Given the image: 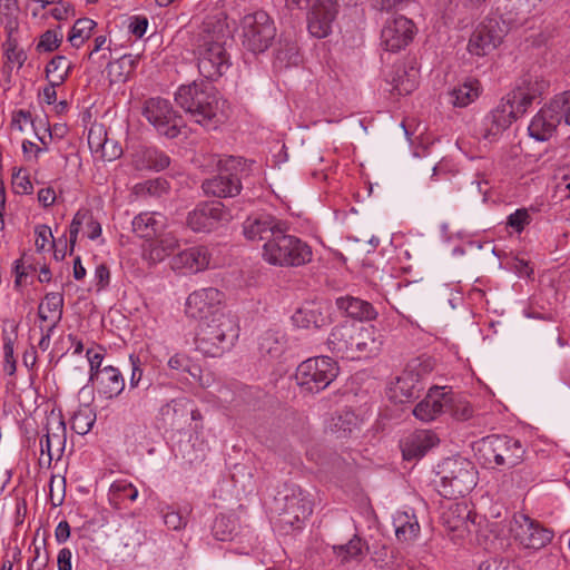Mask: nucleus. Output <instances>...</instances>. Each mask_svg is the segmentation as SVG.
<instances>
[{
	"mask_svg": "<svg viewBox=\"0 0 570 570\" xmlns=\"http://www.w3.org/2000/svg\"><path fill=\"white\" fill-rule=\"evenodd\" d=\"M544 87V81L539 80L537 77H523L517 87L485 117L482 131L483 138L492 140L510 127L541 96Z\"/></svg>",
	"mask_w": 570,
	"mask_h": 570,
	"instance_id": "obj_1",
	"label": "nucleus"
},
{
	"mask_svg": "<svg viewBox=\"0 0 570 570\" xmlns=\"http://www.w3.org/2000/svg\"><path fill=\"white\" fill-rule=\"evenodd\" d=\"M230 33L225 23H206L198 36L195 56L199 73L208 80H217L230 67L226 46Z\"/></svg>",
	"mask_w": 570,
	"mask_h": 570,
	"instance_id": "obj_2",
	"label": "nucleus"
},
{
	"mask_svg": "<svg viewBox=\"0 0 570 570\" xmlns=\"http://www.w3.org/2000/svg\"><path fill=\"white\" fill-rule=\"evenodd\" d=\"M177 105L197 124L207 126L225 115L226 101L205 81L183 85L175 94Z\"/></svg>",
	"mask_w": 570,
	"mask_h": 570,
	"instance_id": "obj_3",
	"label": "nucleus"
},
{
	"mask_svg": "<svg viewBox=\"0 0 570 570\" xmlns=\"http://www.w3.org/2000/svg\"><path fill=\"white\" fill-rule=\"evenodd\" d=\"M239 327L230 313L218 315L199 323L196 334V348L204 355L218 357L229 351L238 337Z\"/></svg>",
	"mask_w": 570,
	"mask_h": 570,
	"instance_id": "obj_4",
	"label": "nucleus"
},
{
	"mask_svg": "<svg viewBox=\"0 0 570 570\" xmlns=\"http://www.w3.org/2000/svg\"><path fill=\"white\" fill-rule=\"evenodd\" d=\"M286 223L268 243H264L263 257L271 265L297 267L312 259L311 247L296 236L286 234Z\"/></svg>",
	"mask_w": 570,
	"mask_h": 570,
	"instance_id": "obj_5",
	"label": "nucleus"
},
{
	"mask_svg": "<svg viewBox=\"0 0 570 570\" xmlns=\"http://www.w3.org/2000/svg\"><path fill=\"white\" fill-rule=\"evenodd\" d=\"M440 489L444 498L464 497L476 485L474 464L463 458H448L439 465Z\"/></svg>",
	"mask_w": 570,
	"mask_h": 570,
	"instance_id": "obj_6",
	"label": "nucleus"
},
{
	"mask_svg": "<svg viewBox=\"0 0 570 570\" xmlns=\"http://www.w3.org/2000/svg\"><path fill=\"white\" fill-rule=\"evenodd\" d=\"M246 167L247 161L240 157L230 156L219 160V174L203 183L204 193L220 198L237 196L242 189L240 179Z\"/></svg>",
	"mask_w": 570,
	"mask_h": 570,
	"instance_id": "obj_7",
	"label": "nucleus"
},
{
	"mask_svg": "<svg viewBox=\"0 0 570 570\" xmlns=\"http://www.w3.org/2000/svg\"><path fill=\"white\" fill-rule=\"evenodd\" d=\"M337 373L338 367L331 357H311L297 366L295 381L303 392L318 393L334 381Z\"/></svg>",
	"mask_w": 570,
	"mask_h": 570,
	"instance_id": "obj_8",
	"label": "nucleus"
},
{
	"mask_svg": "<svg viewBox=\"0 0 570 570\" xmlns=\"http://www.w3.org/2000/svg\"><path fill=\"white\" fill-rule=\"evenodd\" d=\"M480 451L488 463L513 469L524 460L523 444L508 435H489L481 441Z\"/></svg>",
	"mask_w": 570,
	"mask_h": 570,
	"instance_id": "obj_9",
	"label": "nucleus"
},
{
	"mask_svg": "<svg viewBox=\"0 0 570 570\" xmlns=\"http://www.w3.org/2000/svg\"><path fill=\"white\" fill-rule=\"evenodd\" d=\"M242 28L243 45L254 53L265 51L276 36L274 22L265 11L245 16Z\"/></svg>",
	"mask_w": 570,
	"mask_h": 570,
	"instance_id": "obj_10",
	"label": "nucleus"
},
{
	"mask_svg": "<svg viewBox=\"0 0 570 570\" xmlns=\"http://www.w3.org/2000/svg\"><path fill=\"white\" fill-rule=\"evenodd\" d=\"M225 294L215 287L199 288L186 299V314L200 323L215 318L224 312Z\"/></svg>",
	"mask_w": 570,
	"mask_h": 570,
	"instance_id": "obj_11",
	"label": "nucleus"
},
{
	"mask_svg": "<svg viewBox=\"0 0 570 570\" xmlns=\"http://www.w3.org/2000/svg\"><path fill=\"white\" fill-rule=\"evenodd\" d=\"M142 115L159 134L168 138H175L179 135L181 118L168 100L159 97L146 100Z\"/></svg>",
	"mask_w": 570,
	"mask_h": 570,
	"instance_id": "obj_12",
	"label": "nucleus"
},
{
	"mask_svg": "<svg viewBox=\"0 0 570 570\" xmlns=\"http://www.w3.org/2000/svg\"><path fill=\"white\" fill-rule=\"evenodd\" d=\"M504 37V29L495 18H489L480 22L470 36L468 51L478 57H483L499 47Z\"/></svg>",
	"mask_w": 570,
	"mask_h": 570,
	"instance_id": "obj_13",
	"label": "nucleus"
},
{
	"mask_svg": "<svg viewBox=\"0 0 570 570\" xmlns=\"http://www.w3.org/2000/svg\"><path fill=\"white\" fill-rule=\"evenodd\" d=\"M232 219L230 213L219 202L198 205L187 216V226L196 233L210 232Z\"/></svg>",
	"mask_w": 570,
	"mask_h": 570,
	"instance_id": "obj_14",
	"label": "nucleus"
},
{
	"mask_svg": "<svg viewBox=\"0 0 570 570\" xmlns=\"http://www.w3.org/2000/svg\"><path fill=\"white\" fill-rule=\"evenodd\" d=\"M511 531L515 539L528 549H541L553 538L552 531L524 514L514 518Z\"/></svg>",
	"mask_w": 570,
	"mask_h": 570,
	"instance_id": "obj_15",
	"label": "nucleus"
},
{
	"mask_svg": "<svg viewBox=\"0 0 570 570\" xmlns=\"http://www.w3.org/2000/svg\"><path fill=\"white\" fill-rule=\"evenodd\" d=\"M414 24L404 16L389 19L381 31V43L391 52L405 48L413 39Z\"/></svg>",
	"mask_w": 570,
	"mask_h": 570,
	"instance_id": "obj_16",
	"label": "nucleus"
},
{
	"mask_svg": "<svg viewBox=\"0 0 570 570\" xmlns=\"http://www.w3.org/2000/svg\"><path fill=\"white\" fill-rule=\"evenodd\" d=\"M451 405V392L445 387L433 386L429 390L423 400L413 409V415L425 423L432 422Z\"/></svg>",
	"mask_w": 570,
	"mask_h": 570,
	"instance_id": "obj_17",
	"label": "nucleus"
},
{
	"mask_svg": "<svg viewBox=\"0 0 570 570\" xmlns=\"http://www.w3.org/2000/svg\"><path fill=\"white\" fill-rule=\"evenodd\" d=\"M338 12L336 0H317L308 16V31L316 38H325Z\"/></svg>",
	"mask_w": 570,
	"mask_h": 570,
	"instance_id": "obj_18",
	"label": "nucleus"
},
{
	"mask_svg": "<svg viewBox=\"0 0 570 570\" xmlns=\"http://www.w3.org/2000/svg\"><path fill=\"white\" fill-rule=\"evenodd\" d=\"M212 254L206 246H194L184 249L170 259L174 271L187 274L203 272L209 267Z\"/></svg>",
	"mask_w": 570,
	"mask_h": 570,
	"instance_id": "obj_19",
	"label": "nucleus"
},
{
	"mask_svg": "<svg viewBox=\"0 0 570 570\" xmlns=\"http://www.w3.org/2000/svg\"><path fill=\"white\" fill-rule=\"evenodd\" d=\"M283 225L284 222L272 215H252L244 222L243 233L248 240L268 243Z\"/></svg>",
	"mask_w": 570,
	"mask_h": 570,
	"instance_id": "obj_20",
	"label": "nucleus"
},
{
	"mask_svg": "<svg viewBox=\"0 0 570 570\" xmlns=\"http://www.w3.org/2000/svg\"><path fill=\"white\" fill-rule=\"evenodd\" d=\"M328 306L321 302H307L292 316L295 326L301 328H321L330 324Z\"/></svg>",
	"mask_w": 570,
	"mask_h": 570,
	"instance_id": "obj_21",
	"label": "nucleus"
},
{
	"mask_svg": "<svg viewBox=\"0 0 570 570\" xmlns=\"http://www.w3.org/2000/svg\"><path fill=\"white\" fill-rule=\"evenodd\" d=\"M355 332L353 324H342L335 326L327 338L328 348L342 357L355 360Z\"/></svg>",
	"mask_w": 570,
	"mask_h": 570,
	"instance_id": "obj_22",
	"label": "nucleus"
},
{
	"mask_svg": "<svg viewBox=\"0 0 570 570\" xmlns=\"http://www.w3.org/2000/svg\"><path fill=\"white\" fill-rule=\"evenodd\" d=\"M89 381L97 382L98 392L106 399L117 397L125 389V380L117 367L105 366L89 375Z\"/></svg>",
	"mask_w": 570,
	"mask_h": 570,
	"instance_id": "obj_23",
	"label": "nucleus"
},
{
	"mask_svg": "<svg viewBox=\"0 0 570 570\" xmlns=\"http://www.w3.org/2000/svg\"><path fill=\"white\" fill-rule=\"evenodd\" d=\"M131 225L138 237L151 240L165 232L167 218L158 212H144L134 217Z\"/></svg>",
	"mask_w": 570,
	"mask_h": 570,
	"instance_id": "obj_24",
	"label": "nucleus"
},
{
	"mask_svg": "<svg viewBox=\"0 0 570 570\" xmlns=\"http://www.w3.org/2000/svg\"><path fill=\"white\" fill-rule=\"evenodd\" d=\"M284 500L283 512L287 517L286 521L291 524L304 521L313 511L312 501L299 488H292L291 493L286 494Z\"/></svg>",
	"mask_w": 570,
	"mask_h": 570,
	"instance_id": "obj_25",
	"label": "nucleus"
},
{
	"mask_svg": "<svg viewBox=\"0 0 570 570\" xmlns=\"http://www.w3.org/2000/svg\"><path fill=\"white\" fill-rule=\"evenodd\" d=\"M561 117L554 112L553 108L544 106L532 118L528 130L531 137L539 141L548 140L554 132L557 126L561 122Z\"/></svg>",
	"mask_w": 570,
	"mask_h": 570,
	"instance_id": "obj_26",
	"label": "nucleus"
},
{
	"mask_svg": "<svg viewBox=\"0 0 570 570\" xmlns=\"http://www.w3.org/2000/svg\"><path fill=\"white\" fill-rule=\"evenodd\" d=\"M439 439L435 433L428 430H420L411 434L402 443V453L405 460L419 459L435 446Z\"/></svg>",
	"mask_w": 570,
	"mask_h": 570,
	"instance_id": "obj_27",
	"label": "nucleus"
},
{
	"mask_svg": "<svg viewBox=\"0 0 570 570\" xmlns=\"http://www.w3.org/2000/svg\"><path fill=\"white\" fill-rule=\"evenodd\" d=\"M179 247V239L173 233L163 232L154 237L144 249V256L153 264L163 262Z\"/></svg>",
	"mask_w": 570,
	"mask_h": 570,
	"instance_id": "obj_28",
	"label": "nucleus"
},
{
	"mask_svg": "<svg viewBox=\"0 0 570 570\" xmlns=\"http://www.w3.org/2000/svg\"><path fill=\"white\" fill-rule=\"evenodd\" d=\"M383 345L382 335L374 326H356L355 353L356 358L368 357L379 354Z\"/></svg>",
	"mask_w": 570,
	"mask_h": 570,
	"instance_id": "obj_29",
	"label": "nucleus"
},
{
	"mask_svg": "<svg viewBox=\"0 0 570 570\" xmlns=\"http://www.w3.org/2000/svg\"><path fill=\"white\" fill-rule=\"evenodd\" d=\"M470 511L463 503H451L442 513V523L451 532L463 538L469 532Z\"/></svg>",
	"mask_w": 570,
	"mask_h": 570,
	"instance_id": "obj_30",
	"label": "nucleus"
},
{
	"mask_svg": "<svg viewBox=\"0 0 570 570\" xmlns=\"http://www.w3.org/2000/svg\"><path fill=\"white\" fill-rule=\"evenodd\" d=\"M336 305L348 316L360 321H372L377 316V312L371 303L356 297H338Z\"/></svg>",
	"mask_w": 570,
	"mask_h": 570,
	"instance_id": "obj_31",
	"label": "nucleus"
},
{
	"mask_svg": "<svg viewBox=\"0 0 570 570\" xmlns=\"http://www.w3.org/2000/svg\"><path fill=\"white\" fill-rule=\"evenodd\" d=\"M368 546L358 535H354L347 543L333 547V553L340 564L345 566L352 561L360 562L366 554Z\"/></svg>",
	"mask_w": 570,
	"mask_h": 570,
	"instance_id": "obj_32",
	"label": "nucleus"
},
{
	"mask_svg": "<svg viewBox=\"0 0 570 570\" xmlns=\"http://www.w3.org/2000/svg\"><path fill=\"white\" fill-rule=\"evenodd\" d=\"M63 295L61 293H48L38 306V316L41 321L51 322L56 327L62 318Z\"/></svg>",
	"mask_w": 570,
	"mask_h": 570,
	"instance_id": "obj_33",
	"label": "nucleus"
},
{
	"mask_svg": "<svg viewBox=\"0 0 570 570\" xmlns=\"http://www.w3.org/2000/svg\"><path fill=\"white\" fill-rule=\"evenodd\" d=\"M135 167L139 170L153 169L163 170L170 164L169 157L155 148H144L135 156Z\"/></svg>",
	"mask_w": 570,
	"mask_h": 570,
	"instance_id": "obj_34",
	"label": "nucleus"
},
{
	"mask_svg": "<svg viewBox=\"0 0 570 570\" xmlns=\"http://www.w3.org/2000/svg\"><path fill=\"white\" fill-rule=\"evenodd\" d=\"M394 525L396 538L401 542L410 543L414 541L421 531L416 517L407 512L397 513L394 518Z\"/></svg>",
	"mask_w": 570,
	"mask_h": 570,
	"instance_id": "obj_35",
	"label": "nucleus"
},
{
	"mask_svg": "<svg viewBox=\"0 0 570 570\" xmlns=\"http://www.w3.org/2000/svg\"><path fill=\"white\" fill-rule=\"evenodd\" d=\"M479 94L480 82L475 79H471L449 92L450 102L454 107L463 108L474 101L479 97Z\"/></svg>",
	"mask_w": 570,
	"mask_h": 570,
	"instance_id": "obj_36",
	"label": "nucleus"
},
{
	"mask_svg": "<svg viewBox=\"0 0 570 570\" xmlns=\"http://www.w3.org/2000/svg\"><path fill=\"white\" fill-rule=\"evenodd\" d=\"M97 22L90 18H80L73 23L67 40L73 48H80L92 35Z\"/></svg>",
	"mask_w": 570,
	"mask_h": 570,
	"instance_id": "obj_37",
	"label": "nucleus"
},
{
	"mask_svg": "<svg viewBox=\"0 0 570 570\" xmlns=\"http://www.w3.org/2000/svg\"><path fill=\"white\" fill-rule=\"evenodd\" d=\"M311 461L315 462L320 470L325 473L336 474L341 472L344 461L335 453L321 452L318 450H311L307 452Z\"/></svg>",
	"mask_w": 570,
	"mask_h": 570,
	"instance_id": "obj_38",
	"label": "nucleus"
},
{
	"mask_svg": "<svg viewBox=\"0 0 570 570\" xmlns=\"http://www.w3.org/2000/svg\"><path fill=\"white\" fill-rule=\"evenodd\" d=\"M70 65L63 56L53 57L46 66V78L53 85H62L68 77Z\"/></svg>",
	"mask_w": 570,
	"mask_h": 570,
	"instance_id": "obj_39",
	"label": "nucleus"
},
{
	"mask_svg": "<svg viewBox=\"0 0 570 570\" xmlns=\"http://www.w3.org/2000/svg\"><path fill=\"white\" fill-rule=\"evenodd\" d=\"M96 421L95 412L88 406L80 407L71 417V429L80 435L87 434Z\"/></svg>",
	"mask_w": 570,
	"mask_h": 570,
	"instance_id": "obj_40",
	"label": "nucleus"
},
{
	"mask_svg": "<svg viewBox=\"0 0 570 570\" xmlns=\"http://www.w3.org/2000/svg\"><path fill=\"white\" fill-rule=\"evenodd\" d=\"M285 347L283 336L274 332H266L259 340V351L271 357L279 356Z\"/></svg>",
	"mask_w": 570,
	"mask_h": 570,
	"instance_id": "obj_41",
	"label": "nucleus"
},
{
	"mask_svg": "<svg viewBox=\"0 0 570 570\" xmlns=\"http://www.w3.org/2000/svg\"><path fill=\"white\" fill-rule=\"evenodd\" d=\"M357 425V417L351 411H343L336 416L332 417L331 430L337 433L338 436L345 438Z\"/></svg>",
	"mask_w": 570,
	"mask_h": 570,
	"instance_id": "obj_42",
	"label": "nucleus"
},
{
	"mask_svg": "<svg viewBox=\"0 0 570 570\" xmlns=\"http://www.w3.org/2000/svg\"><path fill=\"white\" fill-rule=\"evenodd\" d=\"M3 46L6 68L10 70H12L13 68L20 69L27 59L24 50L19 48L17 41L12 39L10 36Z\"/></svg>",
	"mask_w": 570,
	"mask_h": 570,
	"instance_id": "obj_43",
	"label": "nucleus"
},
{
	"mask_svg": "<svg viewBox=\"0 0 570 570\" xmlns=\"http://www.w3.org/2000/svg\"><path fill=\"white\" fill-rule=\"evenodd\" d=\"M47 443L60 451L66 443V425L61 419H49L47 424Z\"/></svg>",
	"mask_w": 570,
	"mask_h": 570,
	"instance_id": "obj_44",
	"label": "nucleus"
},
{
	"mask_svg": "<svg viewBox=\"0 0 570 570\" xmlns=\"http://www.w3.org/2000/svg\"><path fill=\"white\" fill-rule=\"evenodd\" d=\"M18 0H0V21L8 33L17 28Z\"/></svg>",
	"mask_w": 570,
	"mask_h": 570,
	"instance_id": "obj_45",
	"label": "nucleus"
},
{
	"mask_svg": "<svg viewBox=\"0 0 570 570\" xmlns=\"http://www.w3.org/2000/svg\"><path fill=\"white\" fill-rule=\"evenodd\" d=\"M138 497V490L126 480L115 481L109 489V500L118 503L122 499L135 501Z\"/></svg>",
	"mask_w": 570,
	"mask_h": 570,
	"instance_id": "obj_46",
	"label": "nucleus"
},
{
	"mask_svg": "<svg viewBox=\"0 0 570 570\" xmlns=\"http://www.w3.org/2000/svg\"><path fill=\"white\" fill-rule=\"evenodd\" d=\"M237 525L234 519L226 515H219L215 519L213 533L219 541H228L233 539Z\"/></svg>",
	"mask_w": 570,
	"mask_h": 570,
	"instance_id": "obj_47",
	"label": "nucleus"
},
{
	"mask_svg": "<svg viewBox=\"0 0 570 570\" xmlns=\"http://www.w3.org/2000/svg\"><path fill=\"white\" fill-rule=\"evenodd\" d=\"M531 480L532 479H531L530 472L525 471L524 469L517 470V471H512L508 474H504L500 487H501L502 491L508 492L511 490V488L513 485L521 488L524 484H527L528 482H530Z\"/></svg>",
	"mask_w": 570,
	"mask_h": 570,
	"instance_id": "obj_48",
	"label": "nucleus"
},
{
	"mask_svg": "<svg viewBox=\"0 0 570 570\" xmlns=\"http://www.w3.org/2000/svg\"><path fill=\"white\" fill-rule=\"evenodd\" d=\"M107 132L102 125H92L88 132V145L94 154H99L107 142Z\"/></svg>",
	"mask_w": 570,
	"mask_h": 570,
	"instance_id": "obj_49",
	"label": "nucleus"
},
{
	"mask_svg": "<svg viewBox=\"0 0 570 570\" xmlns=\"http://www.w3.org/2000/svg\"><path fill=\"white\" fill-rule=\"evenodd\" d=\"M168 366L177 372L188 373L193 377H197L200 372L198 366L191 364V361L186 355L181 354L171 356L168 361Z\"/></svg>",
	"mask_w": 570,
	"mask_h": 570,
	"instance_id": "obj_50",
	"label": "nucleus"
},
{
	"mask_svg": "<svg viewBox=\"0 0 570 570\" xmlns=\"http://www.w3.org/2000/svg\"><path fill=\"white\" fill-rule=\"evenodd\" d=\"M63 39L60 30H47L41 37L37 45L38 50L51 52L56 50Z\"/></svg>",
	"mask_w": 570,
	"mask_h": 570,
	"instance_id": "obj_51",
	"label": "nucleus"
},
{
	"mask_svg": "<svg viewBox=\"0 0 570 570\" xmlns=\"http://www.w3.org/2000/svg\"><path fill=\"white\" fill-rule=\"evenodd\" d=\"M451 415L458 421H466L472 417L473 409L465 401H454L451 395V405L448 407Z\"/></svg>",
	"mask_w": 570,
	"mask_h": 570,
	"instance_id": "obj_52",
	"label": "nucleus"
},
{
	"mask_svg": "<svg viewBox=\"0 0 570 570\" xmlns=\"http://www.w3.org/2000/svg\"><path fill=\"white\" fill-rule=\"evenodd\" d=\"M89 218V212L88 210H78L70 224L69 233H70V253H72L73 247L77 242L78 233L81 228V226L86 223V220Z\"/></svg>",
	"mask_w": 570,
	"mask_h": 570,
	"instance_id": "obj_53",
	"label": "nucleus"
},
{
	"mask_svg": "<svg viewBox=\"0 0 570 570\" xmlns=\"http://www.w3.org/2000/svg\"><path fill=\"white\" fill-rule=\"evenodd\" d=\"M14 342L10 336L3 337V353H4V372L13 375L17 370L16 358L13 356Z\"/></svg>",
	"mask_w": 570,
	"mask_h": 570,
	"instance_id": "obj_54",
	"label": "nucleus"
},
{
	"mask_svg": "<svg viewBox=\"0 0 570 570\" xmlns=\"http://www.w3.org/2000/svg\"><path fill=\"white\" fill-rule=\"evenodd\" d=\"M479 570H518L517 564L504 558H493L487 561H483Z\"/></svg>",
	"mask_w": 570,
	"mask_h": 570,
	"instance_id": "obj_55",
	"label": "nucleus"
},
{
	"mask_svg": "<svg viewBox=\"0 0 570 570\" xmlns=\"http://www.w3.org/2000/svg\"><path fill=\"white\" fill-rule=\"evenodd\" d=\"M35 245L38 250L45 249V247L49 244L50 239L52 240V243H55L51 229L47 225L37 226L35 229Z\"/></svg>",
	"mask_w": 570,
	"mask_h": 570,
	"instance_id": "obj_56",
	"label": "nucleus"
},
{
	"mask_svg": "<svg viewBox=\"0 0 570 570\" xmlns=\"http://www.w3.org/2000/svg\"><path fill=\"white\" fill-rule=\"evenodd\" d=\"M570 106V91H564L554 97V99L548 105L549 108H553L554 112H558L561 118H566L568 112L567 109Z\"/></svg>",
	"mask_w": 570,
	"mask_h": 570,
	"instance_id": "obj_57",
	"label": "nucleus"
},
{
	"mask_svg": "<svg viewBox=\"0 0 570 570\" xmlns=\"http://www.w3.org/2000/svg\"><path fill=\"white\" fill-rule=\"evenodd\" d=\"M530 216L525 209H518L508 217V225L515 232H521L529 224Z\"/></svg>",
	"mask_w": 570,
	"mask_h": 570,
	"instance_id": "obj_58",
	"label": "nucleus"
},
{
	"mask_svg": "<svg viewBox=\"0 0 570 570\" xmlns=\"http://www.w3.org/2000/svg\"><path fill=\"white\" fill-rule=\"evenodd\" d=\"M164 522L168 529L180 530L186 527L187 519L179 512L169 510L164 514Z\"/></svg>",
	"mask_w": 570,
	"mask_h": 570,
	"instance_id": "obj_59",
	"label": "nucleus"
},
{
	"mask_svg": "<svg viewBox=\"0 0 570 570\" xmlns=\"http://www.w3.org/2000/svg\"><path fill=\"white\" fill-rule=\"evenodd\" d=\"M122 154L121 147L114 140L108 139L104 146V149L100 150V157L106 161H112L119 158Z\"/></svg>",
	"mask_w": 570,
	"mask_h": 570,
	"instance_id": "obj_60",
	"label": "nucleus"
},
{
	"mask_svg": "<svg viewBox=\"0 0 570 570\" xmlns=\"http://www.w3.org/2000/svg\"><path fill=\"white\" fill-rule=\"evenodd\" d=\"M141 188L151 196H160L168 188V184L165 179L156 178L147 180L141 185Z\"/></svg>",
	"mask_w": 570,
	"mask_h": 570,
	"instance_id": "obj_61",
	"label": "nucleus"
},
{
	"mask_svg": "<svg viewBox=\"0 0 570 570\" xmlns=\"http://www.w3.org/2000/svg\"><path fill=\"white\" fill-rule=\"evenodd\" d=\"M95 281L97 291H101L109 285L110 271L106 264H100L95 269Z\"/></svg>",
	"mask_w": 570,
	"mask_h": 570,
	"instance_id": "obj_62",
	"label": "nucleus"
},
{
	"mask_svg": "<svg viewBox=\"0 0 570 570\" xmlns=\"http://www.w3.org/2000/svg\"><path fill=\"white\" fill-rule=\"evenodd\" d=\"M48 563V553L43 550L41 553V548L39 546L35 547V554L32 560L29 563V570H45Z\"/></svg>",
	"mask_w": 570,
	"mask_h": 570,
	"instance_id": "obj_63",
	"label": "nucleus"
},
{
	"mask_svg": "<svg viewBox=\"0 0 570 570\" xmlns=\"http://www.w3.org/2000/svg\"><path fill=\"white\" fill-rule=\"evenodd\" d=\"M147 27H148L147 18L136 16L130 19V23H129L128 28H129V31L134 36H136L137 38H141L145 35Z\"/></svg>",
	"mask_w": 570,
	"mask_h": 570,
	"instance_id": "obj_64",
	"label": "nucleus"
}]
</instances>
